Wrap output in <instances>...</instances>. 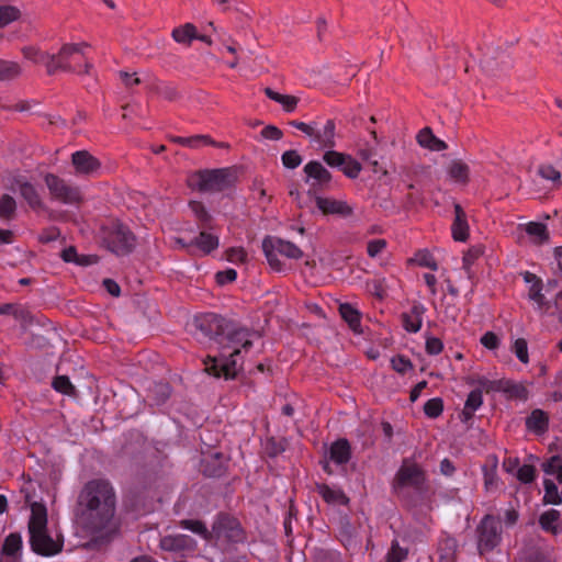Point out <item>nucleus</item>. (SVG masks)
Wrapping results in <instances>:
<instances>
[{"label": "nucleus", "instance_id": "nucleus-42", "mask_svg": "<svg viewBox=\"0 0 562 562\" xmlns=\"http://www.w3.org/2000/svg\"><path fill=\"white\" fill-rule=\"evenodd\" d=\"M225 258L234 265H243L247 262L248 254L243 247H232L225 251Z\"/></svg>", "mask_w": 562, "mask_h": 562}, {"label": "nucleus", "instance_id": "nucleus-15", "mask_svg": "<svg viewBox=\"0 0 562 562\" xmlns=\"http://www.w3.org/2000/svg\"><path fill=\"white\" fill-rule=\"evenodd\" d=\"M195 541L188 535L166 536L160 540V547L165 551L188 554L194 551Z\"/></svg>", "mask_w": 562, "mask_h": 562}, {"label": "nucleus", "instance_id": "nucleus-31", "mask_svg": "<svg viewBox=\"0 0 562 562\" xmlns=\"http://www.w3.org/2000/svg\"><path fill=\"white\" fill-rule=\"evenodd\" d=\"M339 313L341 317L348 323L349 327L356 331H360L361 322H360V313L348 303L340 304Z\"/></svg>", "mask_w": 562, "mask_h": 562}, {"label": "nucleus", "instance_id": "nucleus-6", "mask_svg": "<svg viewBox=\"0 0 562 562\" xmlns=\"http://www.w3.org/2000/svg\"><path fill=\"white\" fill-rule=\"evenodd\" d=\"M262 250L269 267L277 272L288 269L286 265L279 259V256L295 260L303 257V251L295 244L276 236H267L262 240Z\"/></svg>", "mask_w": 562, "mask_h": 562}, {"label": "nucleus", "instance_id": "nucleus-12", "mask_svg": "<svg viewBox=\"0 0 562 562\" xmlns=\"http://www.w3.org/2000/svg\"><path fill=\"white\" fill-rule=\"evenodd\" d=\"M71 162L79 173H110V166H103L102 161L88 150H77L71 155Z\"/></svg>", "mask_w": 562, "mask_h": 562}, {"label": "nucleus", "instance_id": "nucleus-13", "mask_svg": "<svg viewBox=\"0 0 562 562\" xmlns=\"http://www.w3.org/2000/svg\"><path fill=\"white\" fill-rule=\"evenodd\" d=\"M311 144L318 149L330 150L336 146V125L333 120H327L323 126L315 124L310 137Z\"/></svg>", "mask_w": 562, "mask_h": 562}, {"label": "nucleus", "instance_id": "nucleus-39", "mask_svg": "<svg viewBox=\"0 0 562 562\" xmlns=\"http://www.w3.org/2000/svg\"><path fill=\"white\" fill-rule=\"evenodd\" d=\"M61 258L66 262H74L79 266H87L93 262L91 257L78 255L75 247H68L63 250Z\"/></svg>", "mask_w": 562, "mask_h": 562}, {"label": "nucleus", "instance_id": "nucleus-46", "mask_svg": "<svg viewBox=\"0 0 562 562\" xmlns=\"http://www.w3.org/2000/svg\"><path fill=\"white\" fill-rule=\"evenodd\" d=\"M443 411L442 400L439 397L430 398L425 403L424 412L430 418H436Z\"/></svg>", "mask_w": 562, "mask_h": 562}, {"label": "nucleus", "instance_id": "nucleus-18", "mask_svg": "<svg viewBox=\"0 0 562 562\" xmlns=\"http://www.w3.org/2000/svg\"><path fill=\"white\" fill-rule=\"evenodd\" d=\"M426 307L422 303H414L408 312L403 313L402 323L403 327L408 333H417L423 325V317Z\"/></svg>", "mask_w": 562, "mask_h": 562}, {"label": "nucleus", "instance_id": "nucleus-35", "mask_svg": "<svg viewBox=\"0 0 562 562\" xmlns=\"http://www.w3.org/2000/svg\"><path fill=\"white\" fill-rule=\"evenodd\" d=\"M526 233L533 238L537 244H542L548 240L549 235L547 227L542 223L530 222L525 225Z\"/></svg>", "mask_w": 562, "mask_h": 562}, {"label": "nucleus", "instance_id": "nucleus-44", "mask_svg": "<svg viewBox=\"0 0 562 562\" xmlns=\"http://www.w3.org/2000/svg\"><path fill=\"white\" fill-rule=\"evenodd\" d=\"M524 280L526 283L529 284L528 299L536 296L538 292H541L544 289L541 279H539L536 274L531 272H526L524 274Z\"/></svg>", "mask_w": 562, "mask_h": 562}, {"label": "nucleus", "instance_id": "nucleus-60", "mask_svg": "<svg viewBox=\"0 0 562 562\" xmlns=\"http://www.w3.org/2000/svg\"><path fill=\"white\" fill-rule=\"evenodd\" d=\"M261 136L266 139L279 140L283 136V132L274 125H268L262 128Z\"/></svg>", "mask_w": 562, "mask_h": 562}, {"label": "nucleus", "instance_id": "nucleus-19", "mask_svg": "<svg viewBox=\"0 0 562 562\" xmlns=\"http://www.w3.org/2000/svg\"><path fill=\"white\" fill-rule=\"evenodd\" d=\"M316 205L326 215L336 214L346 217L352 213V207L345 201L330 198L316 196Z\"/></svg>", "mask_w": 562, "mask_h": 562}, {"label": "nucleus", "instance_id": "nucleus-47", "mask_svg": "<svg viewBox=\"0 0 562 562\" xmlns=\"http://www.w3.org/2000/svg\"><path fill=\"white\" fill-rule=\"evenodd\" d=\"M281 161L285 168L295 169L302 164L303 159L299 151L291 149L282 154Z\"/></svg>", "mask_w": 562, "mask_h": 562}, {"label": "nucleus", "instance_id": "nucleus-3", "mask_svg": "<svg viewBox=\"0 0 562 562\" xmlns=\"http://www.w3.org/2000/svg\"><path fill=\"white\" fill-rule=\"evenodd\" d=\"M30 546L34 553L50 558L59 554L64 549V536L56 529L47 526V509L44 504H31L29 519Z\"/></svg>", "mask_w": 562, "mask_h": 562}, {"label": "nucleus", "instance_id": "nucleus-45", "mask_svg": "<svg viewBox=\"0 0 562 562\" xmlns=\"http://www.w3.org/2000/svg\"><path fill=\"white\" fill-rule=\"evenodd\" d=\"M20 16V11L15 7L12 5H2L0 7V27L8 25L9 23L18 20Z\"/></svg>", "mask_w": 562, "mask_h": 562}, {"label": "nucleus", "instance_id": "nucleus-32", "mask_svg": "<svg viewBox=\"0 0 562 562\" xmlns=\"http://www.w3.org/2000/svg\"><path fill=\"white\" fill-rule=\"evenodd\" d=\"M206 146H213L217 148H228V144L224 142H216L209 135H193L189 136V146L191 149H201Z\"/></svg>", "mask_w": 562, "mask_h": 562}, {"label": "nucleus", "instance_id": "nucleus-16", "mask_svg": "<svg viewBox=\"0 0 562 562\" xmlns=\"http://www.w3.org/2000/svg\"><path fill=\"white\" fill-rule=\"evenodd\" d=\"M23 541L18 532H12L5 537L1 551L0 562H20L22 558Z\"/></svg>", "mask_w": 562, "mask_h": 562}, {"label": "nucleus", "instance_id": "nucleus-26", "mask_svg": "<svg viewBox=\"0 0 562 562\" xmlns=\"http://www.w3.org/2000/svg\"><path fill=\"white\" fill-rule=\"evenodd\" d=\"M265 94L270 100L279 103L282 106V109L288 113L294 112L299 103V99L296 97L279 93L272 90L271 88H266Z\"/></svg>", "mask_w": 562, "mask_h": 562}, {"label": "nucleus", "instance_id": "nucleus-48", "mask_svg": "<svg viewBox=\"0 0 562 562\" xmlns=\"http://www.w3.org/2000/svg\"><path fill=\"white\" fill-rule=\"evenodd\" d=\"M512 350L519 361L525 364L529 362L528 346L524 338L516 339L512 346Z\"/></svg>", "mask_w": 562, "mask_h": 562}, {"label": "nucleus", "instance_id": "nucleus-64", "mask_svg": "<svg viewBox=\"0 0 562 562\" xmlns=\"http://www.w3.org/2000/svg\"><path fill=\"white\" fill-rule=\"evenodd\" d=\"M519 468V460L517 458H512V457H508V458H505L504 461H503V469L507 472V473H515Z\"/></svg>", "mask_w": 562, "mask_h": 562}, {"label": "nucleus", "instance_id": "nucleus-21", "mask_svg": "<svg viewBox=\"0 0 562 562\" xmlns=\"http://www.w3.org/2000/svg\"><path fill=\"white\" fill-rule=\"evenodd\" d=\"M451 231L452 237L457 241H465L469 236L467 214L459 204L454 205V221Z\"/></svg>", "mask_w": 562, "mask_h": 562}, {"label": "nucleus", "instance_id": "nucleus-23", "mask_svg": "<svg viewBox=\"0 0 562 562\" xmlns=\"http://www.w3.org/2000/svg\"><path fill=\"white\" fill-rule=\"evenodd\" d=\"M497 465V458L490 457L482 467L484 486L488 492L496 490L498 486Z\"/></svg>", "mask_w": 562, "mask_h": 562}, {"label": "nucleus", "instance_id": "nucleus-4", "mask_svg": "<svg viewBox=\"0 0 562 562\" xmlns=\"http://www.w3.org/2000/svg\"><path fill=\"white\" fill-rule=\"evenodd\" d=\"M181 526L200 535L205 540L214 541L215 546L221 549H226L233 543L241 542L245 538L239 521L225 514L217 516L211 531L199 520H182Z\"/></svg>", "mask_w": 562, "mask_h": 562}, {"label": "nucleus", "instance_id": "nucleus-58", "mask_svg": "<svg viewBox=\"0 0 562 562\" xmlns=\"http://www.w3.org/2000/svg\"><path fill=\"white\" fill-rule=\"evenodd\" d=\"M443 349L442 341L437 337H427L426 339V351L428 355L437 356Z\"/></svg>", "mask_w": 562, "mask_h": 562}, {"label": "nucleus", "instance_id": "nucleus-55", "mask_svg": "<svg viewBox=\"0 0 562 562\" xmlns=\"http://www.w3.org/2000/svg\"><path fill=\"white\" fill-rule=\"evenodd\" d=\"M391 364L393 370L402 374L406 373L408 370L413 368L412 362L403 356L393 357L391 360Z\"/></svg>", "mask_w": 562, "mask_h": 562}, {"label": "nucleus", "instance_id": "nucleus-41", "mask_svg": "<svg viewBox=\"0 0 562 562\" xmlns=\"http://www.w3.org/2000/svg\"><path fill=\"white\" fill-rule=\"evenodd\" d=\"M412 261L420 267L429 268L431 270L438 269L434 256L428 250L425 249L417 251Z\"/></svg>", "mask_w": 562, "mask_h": 562}, {"label": "nucleus", "instance_id": "nucleus-14", "mask_svg": "<svg viewBox=\"0 0 562 562\" xmlns=\"http://www.w3.org/2000/svg\"><path fill=\"white\" fill-rule=\"evenodd\" d=\"M48 189L54 199L64 203H76L81 194L76 188L67 186L63 178H46Z\"/></svg>", "mask_w": 562, "mask_h": 562}, {"label": "nucleus", "instance_id": "nucleus-59", "mask_svg": "<svg viewBox=\"0 0 562 562\" xmlns=\"http://www.w3.org/2000/svg\"><path fill=\"white\" fill-rule=\"evenodd\" d=\"M236 278H237V272L234 269H226L223 271H218L215 274L216 282L221 285L231 283V282L235 281Z\"/></svg>", "mask_w": 562, "mask_h": 562}, {"label": "nucleus", "instance_id": "nucleus-52", "mask_svg": "<svg viewBox=\"0 0 562 562\" xmlns=\"http://www.w3.org/2000/svg\"><path fill=\"white\" fill-rule=\"evenodd\" d=\"M53 387L63 394L70 395L74 392V385L66 375H58L53 381Z\"/></svg>", "mask_w": 562, "mask_h": 562}, {"label": "nucleus", "instance_id": "nucleus-27", "mask_svg": "<svg viewBox=\"0 0 562 562\" xmlns=\"http://www.w3.org/2000/svg\"><path fill=\"white\" fill-rule=\"evenodd\" d=\"M318 493L328 504L346 505L349 501L346 494L340 488L333 487L329 485L324 484L318 486Z\"/></svg>", "mask_w": 562, "mask_h": 562}, {"label": "nucleus", "instance_id": "nucleus-61", "mask_svg": "<svg viewBox=\"0 0 562 562\" xmlns=\"http://www.w3.org/2000/svg\"><path fill=\"white\" fill-rule=\"evenodd\" d=\"M483 255V247L482 246H474L468 250V252L463 257V265L465 268H469V266L477 259L480 256Z\"/></svg>", "mask_w": 562, "mask_h": 562}, {"label": "nucleus", "instance_id": "nucleus-30", "mask_svg": "<svg viewBox=\"0 0 562 562\" xmlns=\"http://www.w3.org/2000/svg\"><path fill=\"white\" fill-rule=\"evenodd\" d=\"M526 426L530 431L541 434L548 428V416L541 409H535L526 419Z\"/></svg>", "mask_w": 562, "mask_h": 562}, {"label": "nucleus", "instance_id": "nucleus-53", "mask_svg": "<svg viewBox=\"0 0 562 562\" xmlns=\"http://www.w3.org/2000/svg\"><path fill=\"white\" fill-rule=\"evenodd\" d=\"M386 246L387 243L385 239H371L367 245V254L369 257L375 258L385 250Z\"/></svg>", "mask_w": 562, "mask_h": 562}, {"label": "nucleus", "instance_id": "nucleus-29", "mask_svg": "<svg viewBox=\"0 0 562 562\" xmlns=\"http://www.w3.org/2000/svg\"><path fill=\"white\" fill-rule=\"evenodd\" d=\"M171 35L178 44L189 46L196 37V27L192 23H186L173 29Z\"/></svg>", "mask_w": 562, "mask_h": 562}, {"label": "nucleus", "instance_id": "nucleus-50", "mask_svg": "<svg viewBox=\"0 0 562 562\" xmlns=\"http://www.w3.org/2000/svg\"><path fill=\"white\" fill-rule=\"evenodd\" d=\"M470 171L469 165L461 159H452L448 165L449 176H468Z\"/></svg>", "mask_w": 562, "mask_h": 562}, {"label": "nucleus", "instance_id": "nucleus-1", "mask_svg": "<svg viewBox=\"0 0 562 562\" xmlns=\"http://www.w3.org/2000/svg\"><path fill=\"white\" fill-rule=\"evenodd\" d=\"M116 495L112 484L105 479L87 482L78 496L80 524L91 532L104 529L115 513Z\"/></svg>", "mask_w": 562, "mask_h": 562}, {"label": "nucleus", "instance_id": "nucleus-43", "mask_svg": "<svg viewBox=\"0 0 562 562\" xmlns=\"http://www.w3.org/2000/svg\"><path fill=\"white\" fill-rule=\"evenodd\" d=\"M16 209L14 199L10 195H3L0 199V220H9L12 217Z\"/></svg>", "mask_w": 562, "mask_h": 562}, {"label": "nucleus", "instance_id": "nucleus-17", "mask_svg": "<svg viewBox=\"0 0 562 562\" xmlns=\"http://www.w3.org/2000/svg\"><path fill=\"white\" fill-rule=\"evenodd\" d=\"M357 155L361 158L364 166L373 173H381L382 176L387 175L384 162L380 161L378 153L374 146L369 144L357 145Z\"/></svg>", "mask_w": 562, "mask_h": 562}, {"label": "nucleus", "instance_id": "nucleus-33", "mask_svg": "<svg viewBox=\"0 0 562 562\" xmlns=\"http://www.w3.org/2000/svg\"><path fill=\"white\" fill-rule=\"evenodd\" d=\"M22 72L21 66L12 60L0 59V81L18 78Z\"/></svg>", "mask_w": 562, "mask_h": 562}, {"label": "nucleus", "instance_id": "nucleus-28", "mask_svg": "<svg viewBox=\"0 0 562 562\" xmlns=\"http://www.w3.org/2000/svg\"><path fill=\"white\" fill-rule=\"evenodd\" d=\"M227 178H190L189 186L202 192L220 191Z\"/></svg>", "mask_w": 562, "mask_h": 562}, {"label": "nucleus", "instance_id": "nucleus-7", "mask_svg": "<svg viewBox=\"0 0 562 562\" xmlns=\"http://www.w3.org/2000/svg\"><path fill=\"white\" fill-rule=\"evenodd\" d=\"M89 45L85 42L77 44H65L58 54H56V70H69L78 74L88 72L90 64L85 49Z\"/></svg>", "mask_w": 562, "mask_h": 562}, {"label": "nucleus", "instance_id": "nucleus-24", "mask_svg": "<svg viewBox=\"0 0 562 562\" xmlns=\"http://www.w3.org/2000/svg\"><path fill=\"white\" fill-rule=\"evenodd\" d=\"M351 456L350 445L346 439H338L329 448V458L336 464H345Z\"/></svg>", "mask_w": 562, "mask_h": 562}, {"label": "nucleus", "instance_id": "nucleus-51", "mask_svg": "<svg viewBox=\"0 0 562 562\" xmlns=\"http://www.w3.org/2000/svg\"><path fill=\"white\" fill-rule=\"evenodd\" d=\"M516 476L521 483H531L536 477V469L531 464H524L516 471Z\"/></svg>", "mask_w": 562, "mask_h": 562}, {"label": "nucleus", "instance_id": "nucleus-34", "mask_svg": "<svg viewBox=\"0 0 562 562\" xmlns=\"http://www.w3.org/2000/svg\"><path fill=\"white\" fill-rule=\"evenodd\" d=\"M201 331L205 333L206 336L212 337L217 335L221 328L220 318L214 314H207L198 319Z\"/></svg>", "mask_w": 562, "mask_h": 562}, {"label": "nucleus", "instance_id": "nucleus-38", "mask_svg": "<svg viewBox=\"0 0 562 562\" xmlns=\"http://www.w3.org/2000/svg\"><path fill=\"white\" fill-rule=\"evenodd\" d=\"M559 518L560 513L555 509H550L540 516L539 522L544 530L557 532Z\"/></svg>", "mask_w": 562, "mask_h": 562}, {"label": "nucleus", "instance_id": "nucleus-36", "mask_svg": "<svg viewBox=\"0 0 562 562\" xmlns=\"http://www.w3.org/2000/svg\"><path fill=\"white\" fill-rule=\"evenodd\" d=\"M21 194L33 210L42 207V201L34 186L29 182L21 184Z\"/></svg>", "mask_w": 562, "mask_h": 562}, {"label": "nucleus", "instance_id": "nucleus-22", "mask_svg": "<svg viewBox=\"0 0 562 562\" xmlns=\"http://www.w3.org/2000/svg\"><path fill=\"white\" fill-rule=\"evenodd\" d=\"M416 139L419 146L432 151H441L447 147L446 143L435 136L429 127H424L420 130L416 136Z\"/></svg>", "mask_w": 562, "mask_h": 562}, {"label": "nucleus", "instance_id": "nucleus-2", "mask_svg": "<svg viewBox=\"0 0 562 562\" xmlns=\"http://www.w3.org/2000/svg\"><path fill=\"white\" fill-rule=\"evenodd\" d=\"M248 329L238 328L232 331L228 344L223 348L218 358L207 357L204 360L205 371L214 376L234 378L241 368V352L252 347V337Z\"/></svg>", "mask_w": 562, "mask_h": 562}, {"label": "nucleus", "instance_id": "nucleus-49", "mask_svg": "<svg viewBox=\"0 0 562 562\" xmlns=\"http://www.w3.org/2000/svg\"><path fill=\"white\" fill-rule=\"evenodd\" d=\"M502 390L507 393L510 397L515 398H526V389L520 385L509 381L501 382Z\"/></svg>", "mask_w": 562, "mask_h": 562}, {"label": "nucleus", "instance_id": "nucleus-63", "mask_svg": "<svg viewBox=\"0 0 562 562\" xmlns=\"http://www.w3.org/2000/svg\"><path fill=\"white\" fill-rule=\"evenodd\" d=\"M368 290L373 293L378 297L384 296V288L382 280H372L371 282H368Z\"/></svg>", "mask_w": 562, "mask_h": 562}, {"label": "nucleus", "instance_id": "nucleus-8", "mask_svg": "<svg viewBox=\"0 0 562 562\" xmlns=\"http://www.w3.org/2000/svg\"><path fill=\"white\" fill-rule=\"evenodd\" d=\"M102 238L106 247L116 255H126L135 246V237L128 227L114 221L102 228Z\"/></svg>", "mask_w": 562, "mask_h": 562}, {"label": "nucleus", "instance_id": "nucleus-9", "mask_svg": "<svg viewBox=\"0 0 562 562\" xmlns=\"http://www.w3.org/2000/svg\"><path fill=\"white\" fill-rule=\"evenodd\" d=\"M502 535L498 520L493 516H485L477 527V550L481 555L494 550L501 542Z\"/></svg>", "mask_w": 562, "mask_h": 562}, {"label": "nucleus", "instance_id": "nucleus-56", "mask_svg": "<svg viewBox=\"0 0 562 562\" xmlns=\"http://www.w3.org/2000/svg\"><path fill=\"white\" fill-rule=\"evenodd\" d=\"M481 344L490 350H495L501 345L499 337L493 331H486L480 339Z\"/></svg>", "mask_w": 562, "mask_h": 562}, {"label": "nucleus", "instance_id": "nucleus-40", "mask_svg": "<svg viewBox=\"0 0 562 562\" xmlns=\"http://www.w3.org/2000/svg\"><path fill=\"white\" fill-rule=\"evenodd\" d=\"M543 485H544V496H543L544 503L553 504V505L561 504L562 498L559 494L555 483L551 480H544Z\"/></svg>", "mask_w": 562, "mask_h": 562}, {"label": "nucleus", "instance_id": "nucleus-20", "mask_svg": "<svg viewBox=\"0 0 562 562\" xmlns=\"http://www.w3.org/2000/svg\"><path fill=\"white\" fill-rule=\"evenodd\" d=\"M22 53L25 59L34 64L44 65L49 74L56 71L55 54L42 52L34 46L24 47Z\"/></svg>", "mask_w": 562, "mask_h": 562}, {"label": "nucleus", "instance_id": "nucleus-25", "mask_svg": "<svg viewBox=\"0 0 562 562\" xmlns=\"http://www.w3.org/2000/svg\"><path fill=\"white\" fill-rule=\"evenodd\" d=\"M482 404H483L482 391L479 389L471 391L467 397L464 407L461 413L462 422L467 423L470 419H472L474 413L482 406Z\"/></svg>", "mask_w": 562, "mask_h": 562}, {"label": "nucleus", "instance_id": "nucleus-57", "mask_svg": "<svg viewBox=\"0 0 562 562\" xmlns=\"http://www.w3.org/2000/svg\"><path fill=\"white\" fill-rule=\"evenodd\" d=\"M305 176H328L326 169L319 161H310L304 166Z\"/></svg>", "mask_w": 562, "mask_h": 562}, {"label": "nucleus", "instance_id": "nucleus-62", "mask_svg": "<svg viewBox=\"0 0 562 562\" xmlns=\"http://www.w3.org/2000/svg\"><path fill=\"white\" fill-rule=\"evenodd\" d=\"M316 123H304L301 121H291L290 125L303 132L308 138L313 134V130Z\"/></svg>", "mask_w": 562, "mask_h": 562}, {"label": "nucleus", "instance_id": "nucleus-54", "mask_svg": "<svg viewBox=\"0 0 562 562\" xmlns=\"http://www.w3.org/2000/svg\"><path fill=\"white\" fill-rule=\"evenodd\" d=\"M406 557V551L402 549L397 541H393L386 555V562H402Z\"/></svg>", "mask_w": 562, "mask_h": 562}, {"label": "nucleus", "instance_id": "nucleus-37", "mask_svg": "<svg viewBox=\"0 0 562 562\" xmlns=\"http://www.w3.org/2000/svg\"><path fill=\"white\" fill-rule=\"evenodd\" d=\"M546 474L554 475L562 484V456H553L542 464Z\"/></svg>", "mask_w": 562, "mask_h": 562}, {"label": "nucleus", "instance_id": "nucleus-10", "mask_svg": "<svg viewBox=\"0 0 562 562\" xmlns=\"http://www.w3.org/2000/svg\"><path fill=\"white\" fill-rule=\"evenodd\" d=\"M425 480V472L417 463L404 460L394 479V488L413 487L422 490Z\"/></svg>", "mask_w": 562, "mask_h": 562}, {"label": "nucleus", "instance_id": "nucleus-11", "mask_svg": "<svg viewBox=\"0 0 562 562\" xmlns=\"http://www.w3.org/2000/svg\"><path fill=\"white\" fill-rule=\"evenodd\" d=\"M323 160L331 168H336L345 176H357L362 170L361 162L353 156L334 149L326 150Z\"/></svg>", "mask_w": 562, "mask_h": 562}, {"label": "nucleus", "instance_id": "nucleus-5", "mask_svg": "<svg viewBox=\"0 0 562 562\" xmlns=\"http://www.w3.org/2000/svg\"><path fill=\"white\" fill-rule=\"evenodd\" d=\"M189 206L199 221V226L201 228L200 235L193 238L190 243H186L183 239L177 238L176 244L183 249L194 246L203 255H209L220 245L218 236L207 232V229H213L212 217L200 202L191 201Z\"/></svg>", "mask_w": 562, "mask_h": 562}]
</instances>
